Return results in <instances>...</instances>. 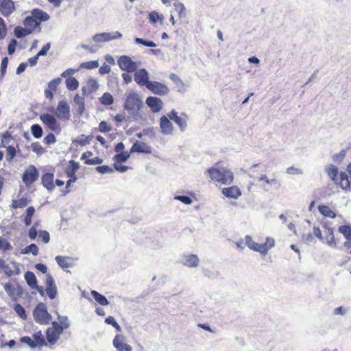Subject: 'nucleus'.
Listing matches in <instances>:
<instances>
[{
	"label": "nucleus",
	"instance_id": "8fccbe9b",
	"mask_svg": "<svg viewBox=\"0 0 351 351\" xmlns=\"http://www.w3.org/2000/svg\"><path fill=\"white\" fill-rule=\"evenodd\" d=\"M174 199L182 202L186 205H190L193 202L192 199L187 195H176Z\"/></svg>",
	"mask_w": 351,
	"mask_h": 351
},
{
	"label": "nucleus",
	"instance_id": "69168bd1",
	"mask_svg": "<svg viewBox=\"0 0 351 351\" xmlns=\"http://www.w3.org/2000/svg\"><path fill=\"white\" fill-rule=\"evenodd\" d=\"M12 139V136L9 132H5L2 135V145L3 147H5L6 145L9 144L10 140Z\"/></svg>",
	"mask_w": 351,
	"mask_h": 351
},
{
	"label": "nucleus",
	"instance_id": "7c9ffc66",
	"mask_svg": "<svg viewBox=\"0 0 351 351\" xmlns=\"http://www.w3.org/2000/svg\"><path fill=\"white\" fill-rule=\"evenodd\" d=\"M23 25L27 28L32 27L31 29H33L40 26L34 17H32V14L30 16H27L25 17L23 21Z\"/></svg>",
	"mask_w": 351,
	"mask_h": 351
},
{
	"label": "nucleus",
	"instance_id": "6e6552de",
	"mask_svg": "<svg viewBox=\"0 0 351 351\" xmlns=\"http://www.w3.org/2000/svg\"><path fill=\"white\" fill-rule=\"evenodd\" d=\"M146 88L152 93L160 96L167 95L169 91V88L165 84L156 81H150Z\"/></svg>",
	"mask_w": 351,
	"mask_h": 351
},
{
	"label": "nucleus",
	"instance_id": "ddd939ff",
	"mask_svg": "<svg viewBox=\"0 0 351 351\" xmlns=\"http://www.w3.org/2000/svg\"><path fill=\"white\" fill-rule=\"evenodd\" d=\"M14 10V3L12 0H0V13L3 16H10Z\"/></svg>",
	"mask_w": 351,
	"mask_h": 351
},
{
	"label": "nucleus",
	"instance_id": "72a5a7b5",
	"mask_svg": "<svg viewBox=\"0 0 351 351\" xmlns=\"http://www.w3.org/2000/svg\"><path fill=\"white\" fill-rule=\"evenodd\" d=\"M338 230L343 234L346 240L351 239V226L343 225L339 227Z\"/></svg>",
	"mask_w": 351,
	"mask_h": 351
},
{
	"label": "nucleus",
	"instance_id": "49530a36",
	"mask_svg": "<svg viewBox=\"0 0 351 351\" xmlns=\"http://www.w3.org/2000/svg\"><path fill=\"white\" fill-rule=\"evenodd\" d=\"M8 64V58L5 57L2 59L0 68V77L3 78L5 75L7 67Z\"/></svg>",
	"mask_w": 351,
	"mask_h": 351
},
{
	"label": "nucleus",
	"instance_id": "bf43d9fd",
	"mask_svg": "<svg viewBox=\"0 0 351 351\" xmlns=\"http://www.w3.org/2000/svg\"><path fill=\"white\" fill-rule=\"evenodd\" d=\"M112 130L111 126L107 123V122L103 121H101L99 125V130L101 132H108Z\"/></svg>",
	"mask_w": 351,
	"mask_h": 351
},
{
	"label": "nucleus",
	"instance_id": "f257e3e1",
	"mask_svg": "<svg viewBox=\"0 0 351 351\" xmlns=\"http://www.w3.org/2000/svg\"><path fill=\"white\" fill-rule=\"evenodd\" d=\"M207 171L213 181L223 184H231L234 178L233 173L225 167H212L208 169Z\"/></svg>",
	"mask_w": 351,
	"mask_h": 351
},
{
	"label": "nucleus",
	"instance_id": "a211bd4d",
	"mask_svg": "<svg viewBox=\"0 0 351 351\" xmlns=\"http://www.w3.org/2000/svg\"><path fill=\"white\" fill-rule=\"evenodd\" d=\"M73 102L77 116H82L85 110V103L84 97L80 96L78 94L75 95V96L73 98Z\"/></svg>",
	"mask_w": 351,
	"mask_h": 351
},
{
	"label": "nucleus",
	"instance_id": "f704fd0d",
	"mask_svg": "<svg viewBox=\"0 0 351 351\" xmlns=\"http://www.w3.org/2000/svg\"><path fill=\"white\" fill-rule=\"evenodd\" d=\"M66 86L69 90H74L78 88L79 82L75 77H70L66 80Z\"/></svg>",
	"mask_w": 351,
	"mask_h": 351
},
{
	"label": "nucleus",
	"instance_id": "bb28decb",
	"mask_svg": "<svg viewBox=\"0 0 351 351\" xmlns=\"http://www.w3.org/2000/svg\"><path fill=\"white\" fill-rule=\"evenodd\" d=\"M24 278L28 286L32 289H34V287L38 284V281L34 272L30 271H26Z\"/></svg>",
	"mask_w": 351,
	"mask_h": 351
},
{
	"label": "nucleus",
	"instance_id": "3c124183",
	"mask_svg": "<svg viewBox=\"0 0 351 351\" xmlns=\"http://www.w3.org/2000/svg\"><path fill=\"white\" fill-rule=\"evenodd\" d=\"M3 288L9 296L14 297L15 287L10 282L5 283Z\"/></svg>",
	"mask_w": 351,
	"mask_h": 351
},
{
	"label": "nucleus",
	"instance_id": "cd10ccee",
	"mask_svg": "<svg viewBox=\"0 0 351 351\" xmlns=\"http://www.w3.org/2000/svg\"><path fill=\"white\" fill-rule=\"evenodd\" d=\"M90 293H91V295L93 296V298L95 299V300L97 302H98L99 304L103 305V306H106V305L109 304V302H108V299L106 298V297L104 296V295L99 293L97 291L92 290Z\"/></svg>",
	"mask_w": 351,
	"mask_h": 351
},
{
	"label": "nucleus",
	"instance_id": "37998d69",
	"mask_svg": "<svg viewBox=\"0 0 351 351\" xmlns=\"http://www.w3.org/2000/svg\"><path fill=\"white\" fill-rule=\"evenodd\" d=\"M99 66V62L97 60H91L85 62L81 64L80 68L86 69H96Z\"/></svg>",
	"mask_w": 351,
	"mask_h": 351
},
{
	"label": "nucleus",
	"instance_id": "052dcab7",
	"mask_svg": "<svg viewBox=\"0 0 351 351\" xmlns=\"http://www.w3.org/2000/svg\"><path fill=\"white\" fill-rule=\"evenodd\" d=\"M103 162V159L99 157L87 159L85 160V164L88 165H100Z\"/></svg>",
	"mask_w": 351,
	"mask_h": 351
},
{
	"label": "nucleus",
	"instance_id": "b1692460",
	"mask_svg": "<svg viewBox=\"0 0 351 351\" xmlns=\"http://www.w3.org/2000/svg\"><path fill=\"white\" fill-rule=\"evenodd\" d=\"M4 272L8 276H16L20 274V269L16 263L12 261L7 263Z\"/></svg>",
	"mask_w": 351,
	"mask_h": 351
},
{
	"label": "nucleus",
	"instance_id": "f3484780",
	"mask_svg": "<svg viewBox=\"0 0 351 351\" xmlns=\"http://www.w3.org/2000/svg\"><path fill=\"white\" fill-rule=\"evenodd\" d=\"M152 149L147 143L136 141L130 149V153L151 154Z\"/></svg>",
	"mask_w": 351,
	"mask_h": 351
},
{
	"label": "nucleus",
	"instance_id": "7ed1b4c3",
	"mask_svg": "<svg viewBox=\"0 0 351 351\" xmlns=\"http://www.w3.org/2000/svg\"><path fill=\"white\" fill-rule=\"evenodd\" d=\"M143 103L137 93H130L125 99L124 104L125 110L128 112L132 110H140L143 107Z\"/></svg>",
	"mask_w": 351,
	"mask_h": 351
},
{
	"label": "nucleus",
	"instance_id": "774afa93",
	"mask_svg": "<svg viewBox=\"0 0 351 351\" xmlns=\"http://www.w3.org/2000/svg\"><path fill=\"white\" fill-rule=\"evenodd\" d=\"M32 151L37 154H41L44 152V149L39 145L38 143H33L31 145Z\"/></svg>",
	"mask_w": 351,
	"mask_h": 351
},
{
	"label": "nucleus",
	"instance_id": "c756f323",
	"mask_svg": "<svg viewBox=\"0 0 351 351\" xmlns=\"http://www.w3.org/2000/svg\"><path fill=\"white\" fill-rule=\"evenodd\" d=\"M33 341L35 342L36 347H41L47 345L40 330L35 332L33 335Z\"/></svg>",
	"mask_w": 351,
	"mask_h": 351
},
{
	"label": "nucleus",
	"instance_id": "2eb2a0df",
	"mask_svg": "<svg viewBox=\"0 0 351 351\" xmlns=\"http://www.w3.org/2000/svg\"><path fill=\"white\" fill-rule=\"evenodd\" d=\"M40 119L51 130L55 131L57 129L58 122L55 116L44 113L40 115Z\"/></svg>",
	"mask_w": 351,
	"mask_h": 351
},
{
	"label": "nucleus",
	"instance_id": "e2e57ef3",
	"mask_svg": "<svg viewBox=\"0 0 351 351\" xmlns=\"http://www.w3.org/2000/svg\"><path fill=\"white\" fill-rule=\"evenodd\" d=\"M56 138L53 133H49V134H47L44 138V140H43V142L47 145L53 144V143H56Z\"/></svg>",
	"mask_w": 351,
	"mask_h": 351
},
{
	"label": "nucleus",
	"instance_id": "6e6d98bb",
	"mask_svg": "<svg viewBox=\"0 0 351 351\" xmlns=\"http://www.w3.org/2000/svg\"><path fill=\"white\" fill-rule=\"evenodd\" d=\"M287 173L289 175H302L303 174V171L300 168L293 166L287 169Z\"/></svg>",
	"mask_w": 351,
	"mask_h": 351
},
{
	"label": "nucleus",
	"instance_id": "0eeeda50",
	"mask_svg": "<svg viewBox=\"0 0 351 351\" xmlns=\"http://www.w3.org/2000/svg\"><path fill=\"white\" fill-rule=\"evenodd\" d=\"M38 171L35 166L29 165L22 175V180L26 185L31 184L37 180Z\"/></svg>",
	"mask_w": 351,
	"mask_h": 351
},
{
	"label": "nucleus",
	"instance_id": "a878e982",
	"mask_svg": "<svg viewBox=\"0 0 351 351\" xmlns=\"http://www.w3.org/2000/svg\"><path fill=\"white\" fill-rule=\"evenodd\" d=\"M33 32V29L25 28L21 26H16L14 29V34L18 38H23Z\"/></svg>",
	"mask_w": 351,
	"mask_h": 351
},
{
	"label": "nucleus",
	"instance_id": "423d86ee",
	"mask_svg": "<svg viewBox=\"0 0 351 351\" xmlns=\"http://www.w3.org/2000/svg\"><path fill=\"white\" fill-rule=\"evenodd\" d=\"M55 115L62 121H67L71 117L70 106L65 100H61L58 102Z\"/></svg>",
	"mask_w": 351,
	"mask_h": 351
},
{
	"label": "nucleus",
	"instance_id": "c03bdc74",
	"mask_svg": "<svg viewBox=\"0 0 351 351\" xmlns=\"http://www.w3.org/2000/svg\"><path fill=\"white\" fill-rule=\"evenodd\" d=\"M326 171L331 180H335L338 174V168L333 165H330Z\"/></svg>",
	"mask_w": 351,
	"mask_h": 351
},
{
	"label": "nucleus",
	"instance_id": "79ce46f5",
	"mask_svg": "<svg viewBox=\"0 0 351 351\" xmlns=\"http://www.w3.org/2000/svg\"><path fill=\"white\" fill-rule=\"evenodd\" d=\"M134 43L136 44H141L149 47H156L157 46L154 41L145 40L141 38H136L134 39Z\"/></svg>",
	"mask_w": 351,
	"mask_h": 351
},
{
	"label": "nucleus",
	"instance_id": "f8f14e48",
	"mask_svg": "<svg viewBox=\"0 0 351 351\" xmlns=\"http://www.w3.org/2000/svg\"><path fill=\"white\" fill-rule=\"evenodd\" d=\"M245 245H247L250 249L263 254H266L267 253V247L263 245V244L255 243L250 236L246 235L245 237Z\"/></svg>",
	"mask_w": 351,
	"mask_h": 351
},
{
	"label": "nucleus",
	"instance_id": "f03ea898",
	"mask_svg": "<svg viewBox=\"0 0 351 351\" xmlns=\"http://www.w3.org/2000/svg\"><path fill=\"white\" fill-rule=\"evenodd\" d=\"M34 319L40 324H49L52 319L51 315L48 313L46 305L39 302L33 311Z\"/></svg>",
	"mask_w": 351,
	"mask_h": 351
},
{
	"label": "nucleus",
	"instance_id": "9b49d317",
	"mask_svg": "<svg viewBox=\"0 0 351 351\" xmlns=\"http://www.w3.org/2000/svg\"><path fill=\"white\" fill-rule=\"evenodd\" d=\"M45 291L51 300L56 298L58 291L55 280L51 274L47 275Z\"/></svg>",
	"mask_w": 351,
	"mask_h": 351
},
{
	"label": "nucleus",
	"instance_id": "20e7f679",
	"mask_svg": "<svg viewBox=\"0 0 351 351\" xmlns=\"http://www.w3.org/2000/svg\"><path fill=\"white\" fill-rule=\"evenodd\" d=\"M117 64L122 71L128 73L134 72L138 68L137 63L126 55L120 56L117 60Z\"/></svg>",
	"mask_w": 351,
	"mask_h": 351
},
{
	"label": "nucleus",
	"instance_id": "393cba45",
	"mask_svg": "<svg viewBox=\"0 0 351 351\" xmlns=\"http://www.w3.org/2000/svg\"><path fill=\"white\" fill-rule=\"evenodd\" d=\"M199 264V258L197 255H186L184 258V265L188 267H196Z\"/></svg>",
	"mask_w": 351,
	"mask_h": 351
},
{
	"label": "nucleus",
	"instance_id": "2f4dec72",
	"mask_svg": "<svg viewBox=\"0 0 351 351\" xmlns=\"http://www.w3.org/2000/svg\"><path fill=\"white\" fill-rule=\"evenodd\" d=\"M183 116H184V118H182V117L178 116L173 121L178 125L180 130L182 132H184L186 130L187 128V122L186 119L187 117L185 113L182 114Z\"/></svg>",
	"mask_w": 351,
	"mask_h": 351
},
{
	"label": "nucleus",
	"instance_id": "1a4fd4ad",
	"mask_svg": "<svg viewBox=\"0 0 351 351\" xmlns=\"http://www.w3.org/2000/svg\"><path fill=\"white\" fill-rule=\"evenodd\" d=\"M134 72V80L135 82L138 86L147 87L150 82L148 71L145 69H137Z\"/></svg>",
	"mask_w": 351,
	"mask_h": 351
},
{
	"label": "nucleus",
	"instance_id": "338daca9",
	"mask_svg": "<svg viewBox=\"0 0 351 351\" xmlns=\"http://www.w3.org/2000/svg\"><path fill=\"white\" fill-rule=\"evenodd\" d=\"M39 237L41 238L42 241L45 243H49L50 240V235L49 233L46 230H41L39 232Z\"/></svg>",
	"mask_w": 351,
	"mask_h": 351
},
{
	"label": "nucleus",
	"instance_id": "4c0bfd02",
	"mask_svg": "<svg viewBox=\"0 0 351 351\" xmlns=\"http://www.w3.org/2000/svg\"><path fill=\"white\" fill-rule=\"evenodd\" d=\"M31 132L36 138H40L43 136V128L38 124H34L31 126Z\"/></svg>",
	"mask_w": 351,
	"mask_h": 351
},
{
	"label": "nucleus",
	"instance_id": "5701e85b",
	"mask_svg": "<svg viewBox=\"0 0 351 351\" xmlns=\"http://www.w3.org/2000/svg\"><path fill=\"white\" fill-rule=\"evenodd\" d=\"M62 333V332H60V331L56 330L54 328H47L46 331V338L47 341L52 345L55 344Z\"/></svg>",
	"mask_w": 351,
	"mask_h": 351
},
{
	"label": "nucleus",
	"instance_id": "412c9836",
	"mask_svg": "<svg viewBox=\"0 0 351 351\" xmlns=\"http://www.w3.org/2000/svg\"><path fill=\"white\" fill-rule=\"evenodd\" d=\"M56 261L62 269L71 267L74 263V259L70 256H57Z\"/></svg>",
	"mask_w": 351,
	"mask_h": 351
},
{
	"label": "nucleus",
	"instance_id": "6ab92c4d",
	"mask_svg": "<svg viewBox=\"0 0 351 351\" xmlns=\"http://www.w3.org/2000/svg\"><path fill=\"white\" fill-rule=\"evenodd\" d=\"M222 193L226 197L232 199H238L241 195L240 189L236 186L223 189Z\"/></svg>",
	"mask_w": 351,
	"mask_h": 351
},
{
	"label": "nucleus",
	"instance_id": "aec40b11",
	"mask_svg": "<svg viewBox=\"0 0 351 351\" xmlns=\"http://www.w3.org/2000/svg\"><path fill=\"white\" fill-rule=\"evenodd\" d=\"M32 17H34L40 25L41 22L47 21L49 19V15L43 10L34 8L31 12Z\"/></svg>",
	"mask_w": 351,
	"mask_h": 351
},
{
	"label": "nucleus",
	"instance_id": "4be33fe9",
	"mask_svg": "<svg viewBox=\"0 0 351 351\" xmlns=\"http://www.w3.org/2000/svg\"><path fill=\"white\" fill-rule=\"evenodd\" d=\"M41 183L45 188L48 191H51L55 188L53 184V174L51 173H47L41 178Z\"/></svg>",
	"mask_w": 351,
	"mask_h": 351
},
{
	"label": "nucleus",
	"instance_id": "680f3d73",
	"mask_svg": "<svg viewBox=\"0 0 351 351\" xmlns=\"http://www.w3.org/2000/svg\"><path fill=\"white\" fill-rule=\"evenodd\" d=\"M123 337L117 335L113 339V346L117 350H120L121 343L123 342Z\"/></svg>",
	"mask_w": 351,
	"mask_h": 351
},
{
	"label": "nucleus",
	"instance_id": "58836bf2",
	"mask_svg": "<svg viewBox=\"0 0 351 351\" xmlns=\"http://www.w3.org/2000/svg\"><path fill=\"white\" fill-rule=\"evenodd\" d=\"M14 310L21 319H25L27 318L25 309L21 304L19 303L15 304L14 305Z\"/></svg>",
	"mask_w": 351,
	"mask_h": 351
},
{
	"label": "nucleus",
	"instance_id": "a19ab883",
	"mask_svg": "<svg viewBox=\"0 0 351 351\" xmlns=\"http://www.w3.org/2000/svg\"><path fill=\"white\" fill-rule=\"evenodd\" d=\"M149 20L152 23H156L158 20L161 22L163 21V16L162 14H159L156 11L151 12L149 14Z\"/></svg>",
	"mask_w": 351,
	"mask_h": 351
},
{
	"label": "nucleus",
	"instance_id": "473e14b6",
	"mask_svg": "<svg viewBox=\"0 0 351 351\" xmlns=\"http://www.w3.org/2000/svg\"><path fill=\"white\" fill-rule=\"evenodd\" d=\"M21 254H29L32 253L34 256H36L38 254V247L34 243H32L21 250Z\"/></svg>",
	"mask_w": 351,
	"mask_h": 351
},
{
	"label": "nucleus",
	"instance_id": "13d9d810",
	"mask_svg": "<svg viewBox=\"0 0 351 351\" xmlns=\"http://www.w3.org/2000/svg\"><path fill=\"white\" fill-rule=\"evenodd\" d=\"M58 319L60 322V324L64 328V329H66L69 327V323L67 317L58 315Z\"/></svg>",
	"mask_w": 351,
	"mask_h": 351
},
{
	"label": "nucleus",
	"instance_id": "dca6fc26",
	"mask_svg": "<svg viewBox=\"0 0 351 351\" xmlns=\"http://www.w3.org/2000/svg\"><path fill=\"white\" fill-rule=\"evenodd\" d=\"M160 128L161 132L165 135L172 134L173 125L167 116H162L160 119Z\"/></svg>",
	"mask_w": 351,
	"mask_h": 351
},
{
	"label": "nucleus",
	"instance_id": "864d4df0",
	"mask_svg": "<svg viewBox=\"0 0 351 351\" xmlns=\"http://www.w3.org/2000/svg\"><path fill=\"white\" fill-rule=\"evenodd\" d=\"M12 249L11 244L8 242L4 238L0 237V250L3 251H8Z\"/></svg>",
	"mask_w": 351,
	"mask_h": 351
},
{
	"label": "nucleus",
	"instance_id": "de8ad7c7",
	"mask_svg": "<svg viewBox=\"0 0 351 351\" xmlns=\"http://www.w3.org/2000/svg\"><path fill=\"white\" fill-rule=\"evenodd\" d=\"M7 156L6 158L8 161H11L14 159L16 156V149L13 146H8L6 147Z\"/></svg>",
	"mask_w": 351,
	"mask_h": 351
},
{
	"label": "nucleus",
	"instance_id": "09e8293b",
	"mask_svg": "<svg viewBox=\"0 0 351 351\" xmlns=\"http://www.w3.org/2000/svg\"><path fill=\"white\" fill-rule=\"evenodd\" d=\"M61 82L62 79L60 77L54 78L49 82L48 87L53 91H56L57 88Z\"/></svg>",
	"mask_w": 351,
	"mask_h": 351
},
{
	"label": "nucleus",
	"instance_id": "c85d7f7f",
	"mask_svg": "<svg viewBox=\"0 0 351 351\" xmlns=\"http://www.w3.org/2000/svg\"><path fill=\"white\" fill-rule=\"evenodd\" d=\"M318 210L319 213L325 217H328L332 219H334L336 217L335 213L332 211L328 206L319 205L318 206Z\"/></svg>",
	"mask_w": 351,
	"mask_h": 351
},
{
	"label": "nucleus",
	"instance_id": "4d7b16f0",
	"mask_svg": "<svg viewBox=\"0 0 351 351\" xmlns=\"http://www.w3.org/2000/svg\"><path fill=\"white\" fill-rule=\"evenodd\" d=\"M326 243L331 247H337V241L334 235H326Z\"/></svg>",
	"mask_w": 351,
	"mask_h": 351
},
{
	"label": "nucleus",
	"instance_id": "603ef678",
	"mask_svg": "<svg viewBox=\"0 0 351 351\" xmlns=\"http://www.w3.org/2000/svg\"><path fill=\"white\" fill-rule=\"evenodd\" d=\"M20 341L21 343H24L28 345V346L31 348H36V345L35 342L28 336H24L21 337Z\"/></svg>",
	"mask_w": 351,
	"mask_h": 351
},
{
	"label": "nucleus",
	"instance_id": "5fc2aeb1",
	"mask_svg": "<svg viewBox=\"0 0 351 351\" xmlns=\"http://www.w3.org/2000/svg\"><path fill=\"white\" fill-rule=\"evenodd\" d=\"M18 44V42L16 39H12L8 46V53L9 55H12L16 50V47Z\"/></svg>",
	"mask_w": 351,
	"mask_h": 351
},
{
	"label": "nucleus",
	"instance_id": "ea45409f",
	"mask_svg": "<svg viewBox=\"0 0 351 351\" xmlns=\"http://www.w3.org/2000/svg\"><path fill=\"white\" fill-rule=\"evenodd\" d=\"M130 158V154L128 152H121L117 154L114 156V160L117 163H122L127 161V160Z\"/></svg>",
	"mask_w": 351,
	"mask_h": 351
},
{
	"label": "nucleus",
	"instance_id": "4468645a",
	"mask_svg": "<svg viewBox=\"0 0 351 351\" xmlns=\"http://www.w3.org/2000/svg\"><path fill=\"white\" fill-rule=\"evenodd\" d=\"M146 104L154 112H158L162 108L163 103L162 100L156 97L149 96L146 99Z\"/></svg>",
	"mask_w": 351,
	"mask_h": 351
},
{
	"label": "nucleus",
	"instance_id": "0e129e2a",
	"mask_svg": "<svg viewBox=\"0 0 351 351\" xmlns=\"http://www.w3.org/2000/svg\"><path fill=\"white\" fill-rule=\"evenodd\" d=\"M51 48V43H47V44H45L43 47L42 49L37 53V56L40 57V56H46L48 51Z\"/></svg>",
	"mask_w": 351,
	"mask_h": 351
},
{
	"label": "nucleus",
	"instance_id": "e433bc0d",
	"mask_svg": "<svg viewBox=\"0 0 351 351\" xmlns=\"http://www.w3.org/2000/svg\"><path fill=\"white\" fill-rule=\"evenodd\" d=\"M174 10L179 15L180 18L186 16V8L183 3L177 2L173 3Z\"/></svg>",
	"mask_w": 351,
	"mask_h": 351
},
{
	"label": "nucleus",
	"instance_id": "c9c22d12",
	"mask_svg": "<svg viewBox=\"0 0 351 351\" xmlns=\"http://www.w3.org/2000/svg\"><path fill=\"white\" fill-rule=\"evenodd\" d=\"M100 102L105 106H110L114 103V98L109 93H105L99 98Z\"/></svg>",
	"mask_w": 351,
	"mask_h": 351
},
{
	"label": "nucleus",
	"instance_id": "39448f33",
	"mask_svg": "<svg viewBox=\"0 0 351 351\" xmlns=\"http://www.w3.org/2000/svg\"><path fill=\"white\" fill-rule=\"evenodd\" d=\"M122 36V34L117 31L112 32H103L95 34L93 36V40L95 43H100L119 39L121 38Z\"/></svg>",
	"mask_w": 351,
	"mask_h": 351
},
{
	"label": "nucleus",
	"instance_id": "9d476101",
	"mask_svg": "<svg viewBox=\"0 0 351 351\" xmlns=\"http://www.w3.org/2000/svg\"><path fill=\"white\" fill-rule=\"evenodd\" d=\"M79 163L73 160L69 161V166L67 168L66 173L69 180L66 182V188H69L73 183L77 180L76 172L79 169Z\"/></svg>",
	"mask_w": 351,
	"mask_h": 351
},
{
	"label": "nucleus",
	"instance_id": "a18cd8bd",
	"mask_svg": "<svg viewBox=\"0 0 351 351\" xmlns=\"http://www.w3.org/2000/svg\"><path fill=\"white\" fill-rule=\"evenodd\" d=\"M95 169L97 172L101 174L112 173L114 172L113 169L108 165L98 166Z\"/></svg>",
	"mask_w": 351,
	"mask_h": 351
}]
</instances>
